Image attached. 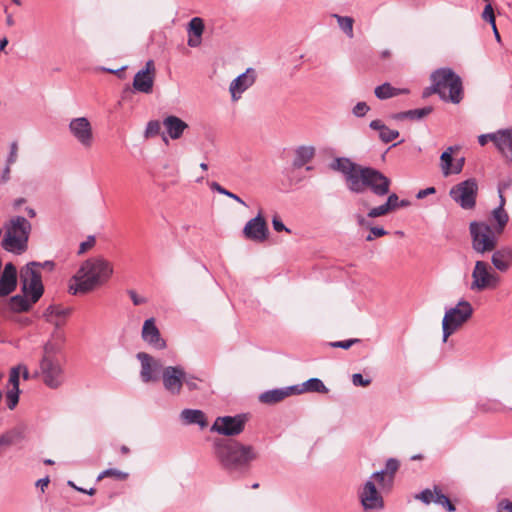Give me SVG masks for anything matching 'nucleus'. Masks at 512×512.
Here are the masks:
<instances>
[{"label": "nucleus", "instance_id": "f257e3e1", "mask_svg": "<svg viewBox=\"0 0 512 512\" xmlns=\"http://www.w3.org/2000/svg\"><path fill=\"white\" fill-rule=\"evenodd\" d=\"M112 264L103 257L85 260L69 284L73 295L86 294L106 283L113 274Z\"/></svg>", "mask_w": 512, "mask_h": 512}, {"label": "nucleus", "instance_id": "f03ea898", "mask_svg": "<svg viewBox=\"0 0 512 512\" xmlns=\"http://www.w3.org/2000/svg\"><path fill=\"white\" fill-rule=\"evenodd\" d=\"M214 447L217 459L229 472L245 470L258 456L251 445H243L238 441L220 440L214 443Z\"/></svg>", "mask_w": 512, "mask_h": 512}, {"label": "nucleus", "instance_id": "7ed1b4c3", "mask_svg": "<svg viewBox=\"0 0 512 512\" xmlns=\"http://www.w3.org/2000/svg\"><path fill=\"white\" fill-rule=\"evenodd\" d=\"M430 80L432 91H437L441 100L460 103L463 98L462 80L452 69H437L431 74Z\"/></svg>", "mask_w": 512, "mask_h": 512}, {"label": "nucleus", "instance_id": "20e7f679", "mask_svg": "<svg viewBox=\"0 0 512 512\" xmlns=\"http://www.w3.org/2000/svg\"><path fill=\"white\" fill-rule=\"evenodd\" d=\"M31 228V224L26 218L22 216L11 218L2 241L3 248L9 252L21 253L25 251Z\"/></svg>", "mask_w": 512, "mask_h": 512}, {"label": "nucleus", "instance_id": "39448f33", "mask_svg": "<svg viewBox=\"0 0 512 512\" xmlns=\"http://www.w3.org/2000/svg\"><path fill=\"white\" fill-rule=\"evenodd\" d=\"M472 248L478 254L492 252L498 244V234L486 222L472 221L469 224Z\"/></svg>", "mask_w": 512, "mask_h": 512}, {"label": "nucleus", "instance_id": "423d86ee", "mask_svg": "<svg viewBox=\"0 0 512 512\" xmlns=\"http://www.w3.org/2000/svg\"><path fill=\"white\" fill-rule=\"evenodd\" d=\"M358 176V187L352 189L351 192L362 193L366 188H369L374 195L379 197L386 196L389 193L391 180L381 171L363 166Z\"/></svg>", "mask_w": 512, "mask_h": 512}, {"label": "nucleus", "instance_id": "0eeeda50", "mask_svg": "<svg viewBox=\"0 0 512 512\" xmlns=\"http://www.w3.org/2000/svg\"><path fill=\"white\" fill-rule=\"evenodd\" d=\"M473 315V307L467 300H460L455 307L446 309L442 320L443 341L455 333Z\"/></svg>", "mask_w": 512, "mask_h": 512}, {"label": "nucleus", "instance_id": "6e6552de", "mask_svg": "<svg viewBox=\"0 0 512 512\" xmlns=\"http://www.w3.org/2000/svg\"><path fill=\"white\" fill-rule=\"evenodd\" d=\"M47 387L57 389L65 382V371L61 359H41L34 373Z\"/></svg>", "mask_w": 512, "mask_h": 512}, {"label": "nucleus", "instance_id": "1a4fd4ad", "mask_svg": "<svg viewBox=\"0 0 512 512\" xmlns=\"http://www.w3.org/2000/svg\"><path fill=\"white\" fill-rule=\"evenodd\" d=\"M471 277L472 281L469 289L473 292L496 289L501 282L500 276L492 270L487 262L482 260L475 262Z\"/></svg>", "mask_w": 512, "mask_h": 512}, {"label": "nucleus", "instance_id": "9d476101", "mask_svg": "<svg viewBox=\"0 0 512 512\" xmlns=\"http://www.w3.org/2000/svg\"><path fill=\"white\" fill-rule=\"evenodd\" d=\"M38 262L28 263L21 271L20 278L22 281V291L25 295L30 296L31 302L36 303L44 293L41 274L35 269Z\"/></svg>", "mask_w": 512, "mask_h": 512}, {"label": "nucleus", "instance_id": "9b49d317", "mask_svg": "<svg viewBox=\"0 0 512 512\" xmlns=\"http://www.w3.org/2000/svg\"><path fill=\"white\" fill-rule=\"evenodd\" d=\"M478 193V184L476 179L469 178L453 186L449 191V196L465 210L473 209L476 205Z\"/></svg>", "mask_w": 512, "mask_h": 512}, {"label": "nucleus", "instance_id": "f8f14e48", "mask_svg": "<svg viewBox=\"0 0 512 512\" xmlns=\"http://www.w3.org/2000/svg\"><path fill=\"white\" fill-rule=\"evenodd\" d=\"M247 419L246 414L217 417L210 430L224 436H237L244 431Z\"/></svg>", "mask_w": 512, "mask_h": 512}, {"label": "nucleus", "instance_id": "ddd939ff", "mask_svg": "<svg viewBox=\"0 0 512 512\" xmlns=\"http://www.w3.org/2000/svg\"><path fill=\"white\" fill-rule=\"evenodd\" d=\"M73 138L84 148L89 149L94 143V134L90 121L86 117L73 118L68 125Z\"/></svg>", "mask_w": 512, "mask_h": 512}, {"label": "nucleus", "instance_id": "4468645a", "mask_svg": "<svg viewBox=\"0 0 512 512\" xmlns=\"http://www.w3.org/2000/svg\"><path fill=\"white\" fill-rule=\"evenodd\" d=\"M329 166L333 171H337L343 174L347 183V187L350 191H352V189H357L359 177L358 174L359 171L362 170L363 166L356 164L346 157L335 158Z\"/></svg>", "mask_w": 512, "mask_h": 512}, {"label": "nucleus", "instance_id": "2eb2a0df", "mask_svg": "<svg viewBox=\"0 0 512 512\" xmlns=\"http://www.w3.org/2000/svg\"><path fill=\"white\" fill-rule=\"evenodd\" d=\"M136 358L140 361V378L143 383L155 382L159 379V374L165 368L160 359L152 357L146 352H139Z\"/></svg>", "mask_w": 512, "mask_h": 512}, {"label": "nucleus", "instance_id": "dca6fc26", "mask_svg": "<svg viewBox=\"0 0 512 512\" xmlns=\"http://www.w3.org/2000/svg\"><path fill=\"white\" fill-rule=\"evenodd\" d=\"M162 383L164 389L172 394L179 395L185 381V370L182 366H167L162 370Z\"/></svg>", "mask_w": 512, "mask_h": 512}, {"label": "nucleus", "instance_id": "f3484780", "mask_svg": "<svg viewBox=\"0 0 512 512\" xmlns=\"http://www.w3.org/2000/svg\"><path fill=\"white\" fill-rule=\"evenodd\" d=\"M243 235L245 239L256 243H262L267 240L269 229L266 220L260 212L245 224Z\"/></svg>", "mask_w": 512, "mask_h": 512}, {"label": "nucleus", "instance_id": "a211bd4d", "mask_svg": "<svg viewBox=\"0 0 512 512\" xmlns=\"http://www.w3.org/2000/svg\"><path fill=\"white\" fill-rule=\"evenodd\" d=\"M155 78V65L152 60H148L145 67L139 70L133 80V88L141 93L150 94L153 90Z\"/></svg>", "mask_w": 512, "mask_h": 512}, {"label": "nucleus", "instance_id": "6ab92c4d", "mask_svg": "<svg viewBox=\"0 0 512 512\" xmlns=\"http://www.w3.org/2000/svg\"><path fill=\"white\" fill-rule=\"evenodd\" d=\"M364 510H380L384 507L381 494L377 491L373 480H368L359 494Z\"/></svg>", "mask_w": 512, "mask_h": 512}, {"label": "nucleus", "instance_id": "aec40b11", "mask_svg": "<svg viewBox=\"0 0 512 512\" xmlns=\"http://www.w3.org/2000/svg\"><path fill=\"white\" fill-rule=\"evenodd\" d=\"M141 337L145 343L157 350L166 348V341L162 338L155 319H146L142 326Z\"/></svg>", "mask_w": 512, "mask_h": 512}, {"label": "nucleus", "instance_id": "412c9836", "mask_svg": "<svg viewBox=\"0 0 512 512\" xmlns=\"http://www.w3.org/2000/svg\"><path fill=\"white\" fill-rule=\"evenodd\" d=\"M255 80L256 74L252 68H248L244 73L237 76L229 86L232 100H239L242 94L255 83Z\"/></svg>", "mask_w": 512, "mask_h": 512}, {"label": "nucleus", "instance_id": "4be33fe9", "mask_svg": "<svg viewBox=\"0 0 512 512\" xmlns=\"http://www.w3.org/2000/svg\"><path fill=\"white\" fill-rule=\"evenodd\" d=\"M494 145L499 153L512 163V128L499 129L493 132Z\"/></svg>", "mask_w": 512, "mask_h": 512}, {"label": "nucleus", "instance_id": "5701e85b", "mask_svg": "<svg viewBox=\"0 0 512 512\" xmlns=\"http://www.w3.org/2000/svg\"><path fill=\"white\" fill-rule=\"evenodd\" d=\"M491 263L493 267L501 272L505 273L512 267V246L503 245L499 248H495L492 251Z\"/></svg>", "mask_w": 512, "mask_h": 512}, {"label": "nucleus", "instance_id": "b1692460", "mask_svg": "<svg viewBox=\"0 0 512 512\" xmlns=\"http://www.w3.org/2000/svg\"><path fill=\"white\" fill-rule=\"evenodd\" d=\"M17 286V269L11 262L4 266L0 277V297L12 293Z\"/></svg>", "mask_w": 512, "mask_h": 512}, {"label": "nucleus", "instance_id": "393cba45", "mask_svg": "<svg viewBox=\"0 0 512 512\" xmlns=\"http://www.w3.org/2000/svg\"><path fill=\"white\" fill-rule=\"evenodd\" d=\"M162 124L165 128L166 134L172 140L180 139L184 131L188 129V124L179 117L174 115H169L165 117L162 121Z\"/></svg>", "mask_w": 512, "mask_h": 512}, {"label": "nucleus", "instance_id": "a878e982", "mask_svg": "<svg viewBox=\"0 0 512 512\" xmlns=\"http://www.w3.org/2000/svg\"><path fill=\"white\" fill-rule=\"evenodd\" d=\"M295 388V386H289L265 391L262 394H260L259 401L264 404L278 403L284 400L286 397L295 394Z\"/></svg>", "mask_w": 512, "mask_h": 512}, {"label": "nucleus", "instance_id": "bb28decb", "mask_svg": "<svg viewBox=\"0 0 512 512\" xmlns=\"http://www.w3.org/2000/svg\"><path fill=\"white\" fill-rule=\"evenodd\" d=\"M71 312L72 308L70 307L50 305L46 308L43 317L47 322L54 324L56 327H60L63 324L61 319H65Z\"/></svg>", "mask_w": 512, "mask_h": 512}, {"label": "nucleus", "instance_id": "cd10ccee", "mask_svg": "<svg viewBox=\"0 0 512 512\" xmlns=\"http://www.w3.org/2000/svg\"><path fill=\"white\" fill-rule=\"evenodd\" d=\"M179 417L185 425H199L201 428L208 425L205 413L199 409H183Z\"/></svg>", "mask_w": 512, "mask_h": 512}, {"label": "nucleus", "instance_id": "c85d7f7f", "mask_svg": "<svg viewBox=\"0 0 512 512\" xmlns=\"http://www.w3.org/2000/svg\"><path fill=\"white\" fill-rule=\"evenodd\" d=\"M387 200L384 204L369 209L367 216L369 218H377L380 216H384L391 211H394L398 208L399 197L395 193L387 194Z\"/></svg>", "mask_w": 512, "mask_h": 512}, {"label": "nucleus", "instance_id": "c756f323", "mask_svg": "<svg viewBox=\"0 0 512 512\" xmlns=\"http://www.w3.org/2000/svg\"><path fill=\"white\" fill-rule=\"evenodd\" d=\"M315 147L314 146H299L295 150V157L293 159V167L301 168L307 163H309L315 156Z\"/></svg>", "mask_w": 512, "mask_h": 512}, {"label": "nucleus", "instance_id": "7c9ffc66", "mask_svg": "<svg viewBox=\"0 0 512 512\" xmlns=\"http://www.w3.org/2000/svg\"><path fill=\"white\" fill-rule=\"evenodd\" d=\"M409 90L406 88H395L390 83L386 82L377 86L374 89L375 96L380 100H386L396 97L400 94H408Z\"/></svg>", "mask_w": 512, "mask_h": 512}, {"label": "nucleus", "instance_id": "2f4dec72", "mask_svg": "<svg viewBox=\"0 0 512 512\" xmlns=\"http://www.w3.org/2000/svg\"><path fill=\"white\" fill-rule=\"evenodd\" d=\"M369 127L373 130L379 131V138L384 143H389L399 136L397 130L388 128L381 120H373L370 122Z\"/></svg>", "mask_w": 512, "mask_h": 512}, {"label": "nucleus", "instance_id": "473e14b6", "mask_svg": "<svg viewBox=\"0 0 512 512\" xmlns=\"http://www.w3.org/2000/svg\"><path fill=\"white\" fill-rule=\"evenodd\" d=\"M296 388L294 389L295 394H300L303 392H316L325 394L328 392V388L325 386L322 380L319 378H310L305 381L301 386L294 385Z\"/></svg>", "mask_w": 512, "mask_h": 512}, {"label": "nucleus", "instance_id": "72a5a7b5", "mask_svg": "<svg viewBox=\"0 0 512 512\" xmlns=\"http://www.w3.org/2000/svg\"><path fill=\"white\" fill-rule=\"evenodd\" d=\"M491 217H492L493 221L495 222V225L492 226V228L495 230V232L498 235H501L504 232L505 227L509 222L508 213L506 212L505 208L496 207L492 210Z\"/></svg>", "mask_w": 512, "mask_h": 512}, {"label": "nucleus", "instance_id": "f704fd0d", "mask_svg": "<svg viewBox=\"0 0 512 512\" xmlns=\"http://www.w3.org/2000/svg\"><path fill=\"white\" fill-rule=\"evenodd\" d=\"M432 107L427 106L420 109H412L404 112H399L392 115V118L397 121H401L404 119L410 120H420L426 116H428L432 112Z\"/></svg>", "mask_w": 512, "mask_h": 512}, {"label": "nucleus", "instance_id": "c9c22d12", "mask_svg": "<svg viewBox=\"0 0 512 512\" xmlns=\"http://www.w3.org/2000/svg\"><path fill=\"white\" fill-rule=\"evenodd\" d=\"M26 296L27 295H25V294H24V296H22V295L12 296L8 302L9 309L13 312L29 311L33 303L31 302V299L28 300L26 298Z\"/></svg>", "mask_w": 512, "mask_h": 512}, {"label": "nucleus", "instance_id": "e433bc0d", "mask_svg": "<svg viewBox=\"0 0 512 512\" xmlns=\"http://www.w3.org/2000/svg\"><path fill=\"white\" fill-rule=\"evenodd\" d=\"M453 151H454V147L450 146L441 154V157H440L441 169H442V173L444 176H448L451 174Z\"/></svg>", "mask_w": 512, "mask_h": 512}, {"label": "nucleus", "instance_id": "4c0bfd02", "mask_svg": "<svg viewBox=\"0 0 512 512\" xmlns=\"http://www.w3.org/2000/svg\"><path fill=\"white\" fill-rule=\"evenodd\" d=\"M434 503L441 505L444 507L448 512H454L456 510L455 505L449 500V498L444 495L439 488V486H435V499Z\"/></svg>", "mask_w": 512, "mask_h": 512}, {"label": "nucleus", "instance_id": "58836bf2", "mask_svg": "<svg viewBox=\"0 0 512 512\" xmlns=\"http://www.w3.org/2000/svg\"><path fill=\"white\" fill-rule=\"evenodd\" d=\"M334 17L337 19L338 25L341 28V30L349 37H353V18L349 16H339L334 15Z\"/></svg>", "mask_w": 512, "mask_h": 512}, {"label": "nucleus", "instance_id": "ea45409f", "mask_svg": "<svg viewBox=\"0 0 512 512\" xmlns=\"http://www.w3.org/2000/svg\"><path fill=\"white\" fill-rule=\"evenodd\" d=\"M204 28L205 26L203 20L200 17H194L188 23L187 31L189 35L202 37Z\"/></svg>", "mask_w": 512, "mask_h": 512}, {"label": "nucleus", "instance_id": "a19ab883", "mask_svg": "<svg viewBox=\"0 0 512 512\" xmlns=\"http://www.w3.org/2000/svg\"><path fill=\"white\" fill-rule=\"evenodd\" d=\"M61 348L57 343L47 342L43 347V355L41 359H60Z\"/></svg>", "mask_w": 512, "mask_h": 512}, {"label": "nucleus", "instance_id": "79ce46f5", "mask_svg": "<svg viewBox=\"0 0 512 512\" xmlns=\"http://www.w3.org/2000/svg\"><path fill=\"white\" fill-rule=\"evenodd\" d=\"M210 188L213 191L218 192L219 194L225 195V196L235 200L236 202L240 203L243 206H247V204L239 196H237L236 194L232 193L231 191L225 189L217 182L210 183Z\"/></svg>", "mask_w": 512, "mask_h": 512}, {"label": "nucleus", "instance_id": "37998d69", "mask_svg": "<svg viewBox=\"0 0 512 512\" xmlns=\"http://www.w3.org/2000/svg\"><path fill=\"white\" fill-rule=\"evenodd\" d=\"M398 468H399L398 460H396L394 458H390L387 460L385 469H383V471H385V474L388 475V485H392L394 475L397 472Z\"/></svg>", "mask_w": 512, "mask_h": 512}, {"label": "nucleus", "instance_id": "c03bdc74", "mask_svg": "<svg viewBox=\"0 0 512 512\" xmlns=\"http://www.w3.org/2000/svg\"><path fill=\"white\" fill-rule=\"evenodd\" d=\"M105 477H114L117 480H126L128 478V473L120 471V470L115 469V468H109V469H106V470L102 471L98 475L97 480L99 481V480H101V479H103Z\"/></svg>", "mask_w": 512, "mask_h": 512}, {"label": "nucleus", "instance_id": "a18cd8bd", "mask_svg": "<svg viewBox=\"0 0 512 512\" xmlns=\"http://www.w3.org/2000/svg\"><path fill=\"white\" fill-rule=\"evenodd\" d=\"M161 123L158 120H151L147 123L144 132L145 138L155 137L160 133Z\"/></svg>", "mask_w": 512, "mask_h": 512}, {"label": "nucleus", "instance_id": "49530a36", "mask_svg": "<svg viewBox=\"0 0 512 512\" xmlns=\"http://www.w3.org/2000/svg\"><path fill=\"white\" fill-rule=\"evenodd\" d=\"M20 389L12 388L6 393L7 406L9 409H14L19 402Z\"/></svg>", "mask_w": 512, "mask_h": 512}, {"label": "nucleus", "instance_id": "de8ad7c7", "mask_svg": "<svg viewBox=\"0 0 512 512\" xmlns=\"http://www.w3.org/2000/svg\"><path fill=\"white\" fill-rule=\"evenodd\" d=\"M416 499L422 501L424 504L429 505L434 502L435 499V488L432 490L424 489L419 494L415 496Z\"/></svg>", "mask_w": 512, "mask_h": 512}, {"label": "nucleus", "instance_id": "09e8293b", "mask_svg": "<svg viewBox=\"0 0 512 512\" xmlns=\"http://www.w3.org/2000/svg\"><path fill=\"white\" fill-rule=\"evenodd\" d=\"M369 480H375L378 482V484L382 487V488H386V487H390L391 485H388V475L385 474V471L383 470H380V471H377V472H374L370 479Z\"/></svg>", "mask_w": 512, "mask_h": 512}, {"label": "nucleus", "instance_id": "8fccbe9b", "mask_svg": "<svg viewBox=\"0 0 512 512\" xmlns=\"http://www.w3.org/2000/svg\"><path fill=\"white\" fill-rule=\"evenodd\" d=\"M22 365L11 368L9 374V383L12 384L14 389H19V378L21 373Z\"/></svg>", "mask_w": 512, "mask_h": 512}, {"label": "nucleus", "instance_id": "3c124183", "mask_svg": "<svg viewBox=\"0 0 512 512\" xmlns=\"http://www.w3.org/2000/svg\"><path fill=\"white\" fill-rule=\"evenodd\" d=\"M370 110L366 102H358L352 109V113L356 117H364Z\"/></svg>", "mask_w": 512, "mask_h": 512}, {"label": "nucleus", "instance_id": "603ef678", "mask_svg": "<svg viewBox=\"0 0 512 512\" xmlns=\"http://www.w3.org/2000/svg\"><path fill=\"white\" fill-rule=\"evenodd\" d=\"M482 18L483 20L489 22L491 25H494L495 23V15L492 8V5L488 3L482 12Z\"/></svg>", "mask_w": 512, "mask_h": 512}, {"label": "nucleus", "instance_id": "864d4df0", "mask_svg": "<svg viewBox=\"0 0 512 512\" xmlns=\"http://www.w3.org/2000/svg\"><path fill=\"white\" fill-rule=\"evenodd\" d=\"M127 294L130 296V298L135 306L143 305L148 302L146 297L138 295L137 292L133 289L128 290Z\"/></svg>", "mask_w": 512, "mask_h": 512}, {"label": "nucleus", "instance_id": "5fc2aeb1", "mask_svg": "<svg viewBox=\"0 0 512 512\" xmlns=\"http://www.w3.org/2000/svg\"><path fill=\"white\" fill-rule=\"evenodd\" d=\"M388 234V232L382 227H370V234L367 235L366 241H372L376 237H382Z\"/></svg>", "mask_w": 512, "mask_h": 512}, {"label": "nucleus", "instance_id": "6e6d98bb", "mask_svg": "<svg viewBox=\"0 0 512 512\" xmlns=\"http://www.w3.org/2000/svg\"><path fill=\"white\" fill-rule=\"evenodd\" d=\"M197 381H198V379L195 376L187 375L185 373L184 385L188 388L189 391H194V390L199 389Z\"/></svg>", "mask_w": 512, "mask_h": 512}, {"label": "nucleus", "instance_id": "4d7b16f0", "mask_svg": "<svg viewBox=\"0 0 512 512\" xmlns=\"http://www.w3.org/2000/svg\"><path fill=\"white\" fill-rule=\"evenodd\" d=\"M359 339H349L343 341L331 342L330 345L334 348L349 349L353 344L359 342Z\"/></svg>", "mask_w": 512, "mask_h": 512}, {"label": "nucleus", "instance_id": "13d9d810", "mask_svg": "<svg viewBox=\"0 0 512 512\" xmlns=\"http://www.w3.org/2000/svg\"><path fill=\"white\" fill-rule=\"evenodd\" d=\"M16 434L12 432L0 436V447L12 445L15 442Z\"/></svg>", "mask_w": 512, "mask_h": 512}, {"label": "nucleus", "instance_id": "bf43d9fd", "mask_svg": "<svg viewBox=\"0 0 512 512\" xmlns=\"http://www.w3.org/2000/svg\"><path fill=\"white\" fill-rule=\"evenodd\" d=\"M352 383L355 386L366 387V386H368L371 383V379H364L362 374L355 373V374L352 375Z\"/></svg>", "mask_w": 512, "mask_h": 512}, {"label": "nucleus", "instance_id": "052dcab7", "mask_svg": "<svg viewBox=\"0 0 512 512\" xmlns=\"http://www.w3.org/2000/svg\"><path fill=\"white\" fill-rule=\"evenodd\" d=\"M272 226H273V229L277 232H281V231H286L288 233L291 232V230L289 228H287L283 222L281 221V219L279 218L278 215H275L273 218H272Z\"/></svg>", "mask_w": 512, "mask_h": 512}, {"label": "nucleus", "instance_id": "680f3d73", "mask_svg": "<svg viewBox=\"0 0 512 512\" xmlns=\"http://www.w3.org/2000/svg\"><path fill=\"white\" fill-rule=\"evenodd\" d=\"M17 150H18L17 144L15 142H13L11 144L10 152H9V155L6 160V164H8V166H11L12 164H14L16 162Z\"/></svg>", "mask_w": 512, "mask_h": 512}, {"label": "nucleus", "instance_id": "e2e57ef3", "mask_svg": "<svg viewBox=\"0 0 512 512\" xmlns=\"http://www.w3.org/2000/svg\"><path fill=\"white\" fill-rule=\"evenodd\" d=\"M497 512H512V502L508 499L501 500L497 505Z\"/></svg>", "mask_w": 512, "mask_h": 512}, {"label": "nucleus", "instance_id": "0e129e2a", "mask_svg": "<svg viewBox=\"0 0 512 512\" xmlns=\"http://www.w3.org/2000/svg\"><path fill=\"white\" fill-rule=\"evenodd\" d=\"M94 244H95V237L89 236L86 241H84L80 244L79 254L86 252L88 249L93 247Z\"/></svg>", "mask_w": 512, "mask_h": 512}, {"label": "nucleus", "instance_id": "69168bd1", "mask_svg": "<svg viewBox=\"0 0 512 512\" xmlns=\"http://www.w3.org/2000/svg\"><path fill=\"white\" fill-rule=\"evenodd\" d=\"M10 173H11L10 166H8V164H6V166L3 169L1 176H0V184L1 185L6 184L10 180Z\"/></svg>", "mask_w": 512, "mask_h": 512}, {"label": "nucleus", "instance_id": "338daca9", "mask_svg": "<svg viewBox=\"0 0 512 512\" xmlns=\"http://www.w3.org/2000/svg\"><path fill=\"white\" fill-rule=\"evenodd\" d=\"M464 166V158H460L456 161V163L451 167V174H459Z\"/></svg>", "mask_w": 512, "mask_h": 512}, {"label": "nucleus", "instance_id": "774afa93", "mask_svg": "<svg viewBox=\"0 0 512 512\" xmlns=\"http://www.w3.org/2000/svg\"><path fill=\"white\" fill-rule=\"evenodd\" d=\"M201 42H202V37H197V36H194V35H189L187 44H188L189 47L195 48V47L200 46Z\"/></svg>", "mask_w": 512, "mask_h": 512}]
</instances>
